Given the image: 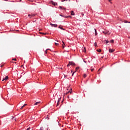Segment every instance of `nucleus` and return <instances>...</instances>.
<instances>
[{"mask_svg": "<svg viewBox=\"0 0 130 130\" xmlns=\"http://www.w3.org/2000/svg\"><path fill=\"white\" fill-rule=\"evenodd\" d=\"M79 69H80V67H76V71L79 70Z\"/></svg>", "mask_w": 130, "mask_h": 130, "instance_id": "nucleus-15", "label": "nucleus"}, {"mask_svg": "<svg viewBox=\"0 0 130 130\" xmlns=\"http://www.w3.org/2000/svg\"><path fill=\"white\" fill-rule=\"evenodd\" d=\"M111 4H112V2H111Z\"/></svg>", "mask_w": 130, "mask_h": 130, "instance_id": "nucleus-46", "label": "nucleus"}, {"mask_svg": "<svg viewBox=\"0 0 130 130\" xmlns=\"http://www.w3.org/2000/svg\"><path fill=\"white\" fill-rule=\"evenodd\" d=\"M94 46H97V43H96V42L94 43Z\"/></svg>", "mask_w": 130, "mask_h": 130, "instance_id": "nucleus-22", "label": "nucleus"}, {"mask_svg": "<svg viewBox=\"0 0 130 130\" xmlns=\"http://www.w3.org/2000/svg\"><path fill=\"white\" fill-rule=\"evenodd\" d=\"M95 30V36H97V30H96V29H94Z\"/></svg>", "mask_w": 130, "mask_h": 130, "instance_id": "nucleus-11", "label": "nucleus"}, {"mask_svg": "<svg viewBox=\"0 0 130 130\" xmlns=\"http://www.w3.org/2000/svg\"><path fill=\"white\" fill-rule=\"evenodd\" d=\"M26 130H30V127L28 128Z\"/></svg>", "mask_w": 130, "mask_h": 130, "instance_id": "nucleus-34", "label": "nucleus"}, {"mask_svg": "<svg viewBox=\"0 0 130 130\" xmlns=\"http://www.w3.org/2000/svg\"><path fill=\"white\" fill-rule=\"evenodd\" d=\"M74 74H75V72H73V73L72 74V76H74Z\"/></svg>", "mask_w": 130, "mask_h": 130, "instance_id": "nucleus-37", "label": "nucleus"}, {"mask_svg": "<svg viewBox=\"0 0 130 130\" xmlns=\"http://www.w3.org/2000/svg\"><path fill=\"white\" fill-rule=\"evenodd\" d=\"M63 17L64 18H69V16H64Z\"/></svg>", "mask_w": 130, "mask_h": 130, "instance_id": "nucleus-24", "label": "nucleus"}, {"mask_svg": "<svg viewBox=\"0 0 130 130\" xmlns=\"http://www.w3.org/2000/svg\"><path fill=\"white\" fill-rule=\"evenodd\" d=\"M40 34H42L43 35H46V33L45 32H40Z\"/></svg>", "mask_w": 130, "mask_h": 130, "instance_id": "nucleus-13", "label": "nucleus"}, {"mask_svg": "<svg viewBox=\"0 0 130 130\" xmlns=\"http://www.w3.org/2000/svg\"><path fill=\"white\" fill-rule=\"evenodd\" d=\"M46 50H50V49H47Z\"/></svg>", "mask_w": 130, "mask_h": 130, "instance_id": "nucleus-35", "label": "nucleus"}, {"mask_svg": "<svg viewBox=\"0 0 130 130\" xmlns=\"http://www.w3.org/2000/svg\"><path fill=\"white\" fill-rule=\"evenodd\" d=\"M62 10H64V11H66V8H62Z\"/></svg>", "mask_w": 130, "mask_h": 130, "instance_id": "nucleus-30", "label": "nucleus"}, {"mask_svg": "<svg viewBox=\"0 0 130 130\" xmlns=\"http://www.w3.org/2000/svg\"><path fill=\"white\" fill-rule=\"evenodd\" d=\"M26 105H27V104H24L23 105V107H25V106H26Z\"/></svg>", "mask_w": 130, "mask_h": 130, "instance_id": "nucleus-29", "label": "nucleus"}, {"mask_svg": "<svg viewBox=\"0 0 130 130\" xmlns=\"http://www.w3.org/2000/svg\"><path fill=\"white\" fill-rule=\"evenodd\" d=\"M1 68L3 67V66H1Z\"/></svg>", "mask_w": 130, "mask_h": 130, "instance_id": "nucleus-43", "label": "nucleus"}, {"mask_svg": "<svg viewBox=\"0 0 130 130\" xmlns=\"http://www.w3.org/2000/svg\"><path fill=\"white\" fill-rule=\"evenodd\" d=\"M12 119H13V120H16L17 118L14 117L13 118H12Z\"/></svg>", "mask_w": 130, "mask_h": 130, "instance_id": "nucleus-16", "label": "nucleus"}, {"mask_svg": "<svg viewBox=\"0 0 130 130\" xmlns=\"http://www.w3.org/2000/svg\"><path fill=\"white\" fill-rule=\"evenodd\" d=\"M90 70H91V72H93V71H94V69H91Z\"/></svg>", "mask_w": 130, "mask_h": 130, "instance_id": "nucleus-28", "label": "nucleus"}, {"mask_svg": "<svg viewBox=\"0 0 130 130\" xmlns=\"http://www.w3.org/2000/svg\"><path fill=\"white\" fill-rule=\"evenodd\" d=\"M86 77H87V75H86V74H84L83 75V78H86Z\"/></svg>", "mask_w": 130, "mask_h": 130, "instance_id": "nucleus-18", "label": "nucleus"}, {"mask_svg": "<svg viewBox=\"0 0 130 130\" xmlns=\"http://www.w3.org/2000/svg\"><path fill=\"white\" fill-rule=\"evenodd\" d=\"M124 23H128V21H126V20H125V21H124Z\"/></svg>", "mask_w": 130, "mask_h": 130, "instance_id": "nucleus-21", "label": "nucleus"}, {"mask_svg": "<svg viewBox=\"0 0 130 130\" xmlns=\"http://www.w3.org/2000/svg\"><path fill=\"white\" fill-rule=\"evenodd\" d=\"M63 48H64V46H63V45H62Z\"/></svg>", "mask_w": 130, "mask_h": 130, "instance_id": "nucleus-38", "label": "nucleus"}, {"mask_svg": "<svg viewBox=\"0 0 130 130\" xmlns=\"http://www.w3.org/2000/svg\"><path fill=\"white\" fill-rule=\"evenodd\" d=\"M38 104H40V102H36L34 104V105H38Z\"/></svg>", "mask_w": 130, "mask_h": 130, "instance_id": "nucleus-7", "label": "nucleus"}, {"mask_svg": "<svg viewBox=\"0 0 130 130\" xmlns=\"http://www.w3.org/2000/svg\"><path fill=\"white\" fill-rule=\"evenodd\" d=\"M55 45H58V43H55Z\"/></svg>", "mask_w": 130, "mask_h": 130, "instance_id": "nucleus-32", "label": "nucleus"}, {"mask_svg": "<svg viewBox=\"0 0 130 130\" xmlns=\"http://www.w3.org/2000/svg\"><path fill=\"white\" fill-rule=\"evenodd\" d=\"M128 23H129L130 24V21L129 22H128Z\"/></svg>", "mask_w": 130, "mask_h": 130, "instance_id": "nucleus-42", "label": "nucleus"}, {"mask_svg": "<svg viewBox=\"0 0 130 130\" xmlns=\"http://www.w3.org/2000/svg\"><path fill=\"white\" fill-rule=\"evenodd\" d=\"M5 1H7V0H5Z\"/></svg>", "mask_w": 130, "mask_h": 130, "instance_id": "nucleus-47", "label": "nucleus"}, {"mask_svg": "<svg viewBox=\"0 0 130 130\" xmlns=\"http://www.w3.org/2000/svg\"><path fill=\"white\" fill-rule=\"evenodd\" d=\"M60 99H61V97L58 98V101H57L58 103H59V102H60Z\"/></svg>", "mask_w": 130, "mask_h": 130, "instance_id": "nucleus-10", "label": "nucleus"}, {"mask_svg": "<svg viewBox=\"0 0 130 130\" xmlns=\"http://www.w3.org/2000/svg\"><path fill=\"white\" fill-rule=\"evenodd\" d=\"M12 60H17V59L16 58H14L12 59Z\"/></svg>", "mask_w": 130, "mask_h": 130, "instance_id": "nucleus-31", "label": "nucleus"}, {"mask_svg": "<svg viewBox=\"0 0 130 130\" xmlns=\"http://www.w3.org/2000/svg\"><path fill=\"white\" fill-rule=\"evenodd\" d=\"M36 15L35 14H28V16L30 17V18L31 19V18H33L34 17H35Z\"/></svg>", "mask_w": 130, "mask_h": 130, "instance_id": "nucleus-1", "label": "nucleus"}, {"mask_svg": "<svg viewBox=\"0 0 130 130\" xmlns=\"http://www.w3.org/2000/svg\"><path fill=\"white\" fill-rule=\"evenodd\" d=\"M22 0H20V2H21Z\"/></svg>", "mask_w": 130, "mask_h": 130, "instance_id": "nucleus-45", "label": "nucleus"}, {"mask_svg": "<svg viewBox=\"0 0 130 130\" xmlns=\"http://www.w3.org/2000/svg\"><path fill=\"white\" fill-rule=\"evenodd\" d=\"M109 42V41L107 40L106 42V44H107V43H108Z\"/></svg>", "mask_w": 130, "mask_h": 130, "instance_id": "nucleus-25", "label": "nucleus"}, {"mask_svg": "<svg viewBox=\"0 0 130 130\" xmlns=\"http://www.w3.org/2000/svg\"><path fill=\"white\" fill-rule=\"evenodd\" d=\"M58 28H59L61 30H64V28H63L62 27H60V26H59Z\"/></svg>", "mask_w": 130, "mask_h": 130, "instance_id": "nucleus-19", "label": "nucleus"}, {"mask_svg": "<svg viewBox=\"0 0 130 130\" xmlns=\"http://www.w3.org/2000/svg\"><path fill=\"white\" fill-rule=\"evenodd\" d=\"M128 38H129V39H130V37H128Z\"/></svg>", "mask_w": 130, "mask_h": 130, "instance_id": "nucleus-44", "label": "nucleus"}, {"mask_svg": "<svg viewBox=\"0 0 130 130\" xmlns=\"http://www.w3.org/2000/svg\"><path fill=\"white\" fill-rule=\"evenodd\" d=\"M84 62H85V63H86V62H86V61L84 60Z\"/></svg>", "mask_w": 130, "mask_h": 130, "instance_id": "nucleus-40", "label": "nucleus"}, {"mask_svg": "<svg viewBox=\"0 0 130 130\" xmlns=\"http://www.w3.org/2000/svg\"><path fill=\"white\" fill-rule=\"evenodd\" d=\"M109 52L110 53H112V52H114V50L113 49H109Z\"/></svg>", "mask_w": 130, "mask_h": 130, "instance_id": "nucleus-3", "label": "nucleus"}, {"mask_svg": "<svg viewBox=\"0 0 130 130\" xmlns=\"http://www.w3.org/2000/svg\"><path fill=\"white\" fill-rule=\"evenodd\" d=\"M60 16H61V17H63V16H62V15H60Z\"/></svg>", "mask_w": 130, "mask_h": 130, "instance_id": "nucleus-41", "label": "nucleus"}, {"mask_svg": "<svg viewBox=\"0 0 130 130\" xmlns=\"http://www.w3.org/2000/svg\"><path fill=\"white\" fill-rule=\"evenodd\" d=\"M59 9H61V10H62V7L59 6Z\"/></svg>", "mask_w": 130, "mask_h": 130, "instance_id": "nucleus-23", "label": "nucleus"}, {"mask_svg": "<svg viewBox=\"0 0 130 130\" xmlns=\"http://www.w3.org/2000/svg\"><path fill=\"white\" fill-rule=\"evenodd\" d=\"M73 62L70 61L69 64L67 65V67H70V66H73Z\"/></svg>", "mask_w": 130, "mask_h": 130, "instance_id": "nucleus-6", "label": "nucleus"}, {"mask_svg": "<svg viewBox=\"0 0 130 130\" xmlns=\"http://www.w3.org/2000/svg\"><path fill=\"white\" fill-rule=\"evenodd\" d=\"M59 105V103L57 102V106Z\"/></svg>", "mask_w": 130, "mask_h": 130, "instance_id": "nucleus-33", "label": "nucleus"}, {"mask_svg": "<svg viewBox=\"0 0 130 130\" xmlns=\"http://www.w3.org/2000/svg\"><path fill=\"white\" fill-rule=\"evenodd\" d=\"M110 42H111V43H113L114 42V40H111Z\"/></svg>", "mask_w": 130, "mask_h": 130, "instance_id": "nucleus-17", "label": "nucleus"}, {"mask_svg": "<svg viewBox=\"0 0 130 130\" xmlns=\"http://www.w3.org/2000/svg\"><path fill=\"white\" fill-rule=\"evenodd\" d=\"M96 51H98V52H101V49H99L96 50Z\"/></svg>", "mask_w": 130, "mask_h": 130, "instance_id": "nucleus-12", "label": "nucleus"}, {"mask_svg": "<svg viewBox=\"0 0 130 130\" xmlns=\"http://www.w3.org/2000/svg\"><path fill=\"white\" fill-rule=\"evenodd\" d=\"M62 43H63V45H64V42H63V41H62Z\"/></svg>", "mask_w": 130, "mask_h": 130, "instance_id": "nucleus-36", "label": "nucleus"}, {"mask_svg": "<svg viewBox=\"0 0 130 130\" xmlns=\"http://www.w3.org/2000/svg\"><path fill=\"white\" fill-rule=\"evenodd\" d=\"M8 79H9V77L8 76H6L5 78H3L2 81H7V80H8Z\"/></svg>", "mask_w": 130, "mask_h": 130, "instance_id": "nucleus-4", "label": "nucleus"}, {"mask_svg": "<svg viewBox=\"0 0 130 130\" xmlns=\"http://www.w3.org/2000/svg\"><path fill=\"white\" fill-rule=\"evenodd\" d=\"M72 16H75V12H74V11H71V13Z\"/></svg>", "mask_w": 130, "mask_h": 130, "instance_id": "nucleus-8", "label": "nucleus"}, {"mask_svg": "<svg viewBox=\"0 0 130 130\" xmlns=\"http://www.w3.org/2000/svg\"><path fill=\"white\" fill-rule=\"evenodd\" d=\"M51 27H54L55 28H56L57 27V24H53L52 23L50 24Z\"/></svg>", "mask_w": 130, "mask_h": 130, "instance_id": "nucleus-2", "label": "nucleus"}, {"mask_svg": "<svg viewBox=\"0 0 130 130\" xmlns=\"http://www.w3.org/2000/svg\"><path fill=\"white\" fill-rule=\"evenodd\" d=\"M72 88H71V90H69V91H68L66 94H69V93H72Z\"/></svg>", "mask_w": 130, "mask_h": 130, "instance_id": "nucleus-9", "label": "nucleus"}, {"mask_svg": "<svg viewBox=\"0 0 130 130\" xmlns=\"http://www.w3.org/2000/svg\"><path fill=\"white\" fill-rule=\"evenodd\" d=\"M52 4L53 5V6H55V3H54V2H53V3H52Z\"/></svg>", "mask_w": 130, "mask_h": 130, "instance_id": "nucleus-20", "label": "nucleus"}, {"mask_svg": "<svg viewBox=\"0 0 130 130\" xmlns=\"http://www.w3.org/2000/svg\"><path fill=\"white\" fill-rule=\"evenodd\" d=\"M46 119H47V120H49V117L48 116V115H47V117H46Z\"/></svg>", "mask_w": 130, "mask_h": 130, "instance_id": "nucleus-14", "label": "nucleus"}, {"mask_svg": "<svg viewBox=\"0 0 130 130\" xmlns=\"http://www.w3.org/2000/svg\"><path fill=\"white\" fill-rule=\"evenodd\" d=\"M45 54L47 53V50H45Z\"/></svg>", "mask_w": 130, "mask_h": 130, "instance_id": "nucleus-27", "label": "nucleus"}, {"mask_svg": "<svg viewBox=\"0 0 130 130\" xmlns=\"http://www.w3.org/2000/svg\"><path fill=\"white\" fill-rule=\"evenodd\" d=\"M23 108H24L23 106H21V107L20 108V109H22Z\"/></svg>", "mask_w": 130, "mask_h": 130, "instance_id": "nucleus-26", "label": "nucleus"}, {"mask_svg": "<svg viewBox=\"0 0 130 130\" xmlns=\"http://www.w3.org/2000/svg\"><path fill=\"white\" fill-rule=\"evenodd\" d=\"M103 33L107 35H109L110 34V32H109V31H103Z\"/></svg>", "mask_w": 130, "mask_h": 130, "instance_id": "nucleus-5", "label": "nucleus"}, {"mask_svg": "<svg viewBox=\"0 0 130 130\" xmlns=\"http://www.w3.org/2000/svg\"><path fill=\"white\" fill-rule=\"evenodd\" d=\"M109 1V2H111V1H112V0H108Z\"/></svg>", "mask_w": 130, "mask_h": 130, "instance_id": "nucleus-39", "label": "nucleus"}]
</instances>
